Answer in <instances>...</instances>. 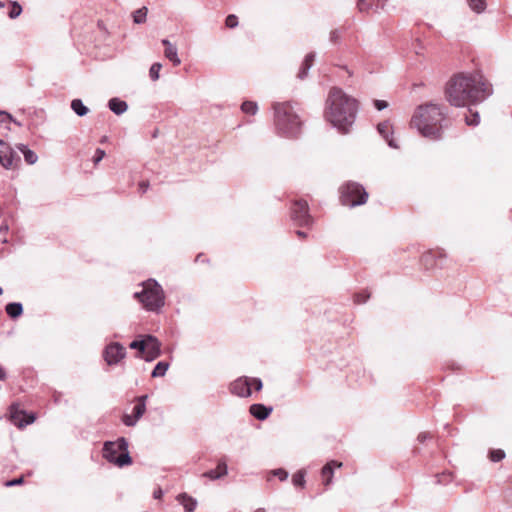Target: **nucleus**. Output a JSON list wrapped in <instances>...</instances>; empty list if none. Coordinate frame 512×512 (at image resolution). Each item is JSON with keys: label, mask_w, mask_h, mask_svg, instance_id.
I'll return each mask as SVG.
<instances>
[{"label": "nucleus", "mask_w": 512, "mask_h": 512, "mask_svg": "<svg viewBox=\"0 0 512 512\" xmlns=\"http://www.w3.org/2000/svg\"><path fill=\"white\" fill-rule=\"evenodd\" d=\"M493 93L491 84L481 73H458L446 84L447 101L455 107L476 105Z\"/></svg>", "instance_id": "f257e3e1"}, {"label": "nucleus", "mask_w": 512, "mask_h": 512, "mask_svg": "<svg viewBox=\"0 0 512 512\" xmlns=\"http://www.w3.org/2000/svg\"><path fill=\"white\" fill-rule=\"evenodd\" d=\"M358 111V102L341 88L330 89L325 108V119L341 134L350 132Z\"/></svg>", "instance_id": "f03ea898"}, {"label": "nucleus", "mask_w": 512, "mask_h": 512, "mask_svg": "<svg viewBox=\"0 0 512 512\" xmlns=\"http://www.w3.org/2000/svg\"><path fill=\"white\" fill-rule=\"evenodd\" d=\"M446 119V112L435 103H426L416 108L412 118L411 126L425 138L440 140L443 133V121Z\"/></svg>", "instance_id": "7ed1b4c3"}, {"label": "nucleus", "mask_w": 512, "mask_h": 512, "mask_svg": "<svg viewBox=\"0 0 512 512\" xmlns=\"http://www.w3.org/2000/svg\"><path fill=\"white\" fill-rule=\"evenodd\" d=\"M278 134L295 138L301 133L302 121L290 102H276L272 106Z\"/></svg>", "instance_id": "20e7f679"}, {"label": "nucleus", "mask_w": 512, "mask_h": 512, "mask_svg": "<svg viewBox=\"0 0 512 512\" xmlns=\"http://www.w3.org/2000/svg\"><path fill=\"white\" fill-rule=\"evenodd\" d=\"M143 307L152 312H159L165 304V295L161 285L155 279H148L142 283V290L134 293Z\"/></svg>", "instance_id": "39448f33"}, {"label": "nucleus", "mask_w": 512, "mask_h": 512, "mask_svg": "<svg viewBox=\"0 0 512 512\" xmlns=\"http://www.w3.org/2000/svg\"><path fill=\"white\" fill-rule=\"evenodd\" d=\"M103 457L118 467H124L132 463L128 451V441L119 437L116 441H106L103 446Z\"/></svg>", "instance_id": "423d86ee"}, {"label": "nucleus", "mask_w": 512, "mask_h": 512, "mask_svg": "<svg viewBox=\"0 0 512 512\" xmlns=\"http://www.w3.org/2000/svg\"><path fill=\"white\" fill-rule=\"evenodd\" d=\"M339 191L340 201L345 206L356 207L367 202L368 193L365 188L357 182L348 181L340 187Z\"/></svg>", "instance_id": "0eeeda50"}, {"label": "nucleus", "mask_w": 512, "mask_h": 512, "mask_svg": "<svg viewBox=\"0 0 512 512\" xmlns=\"http://www.w3.org/2000/svg\"><path fill=\"white\" fill-rule=\"evenodd\" d=\"M291 220L301 227H309L312 225L313 218L309 213L307 201L302 199L293 201L291 206Z\"/></svg>", "instance_id": "6e6552de"}, {"label": "nucleus", "mask_w": 512, "mask_h": 512, "mask_svg": "<svg viewBox=\"0 0 512 512\" xmlns=\"http://www.w3.org/2000/svg\"><path fill=\"white\" fill-rule=\"evenodd\" d=\"M148 395H141L135 398V406L133 407L132 414H124L122 422L127 427H134L137 422L142 418L146 412V401Z\"/></svg>", "instance_id": "1a4fd4ad"}, {"label": "nucleus", "mask_w": 512, "mask_h": 512, "mask_svg": "<svg viewBox=\"0 0 512 512\" xmlns=\"http://www.w3.org/2000/svg\"><path fill=\"white\" fill-rule=\"evenodd\" d=\"M126 354V348L119 342H111L103 350V358L109 366L119 364Z\"/></svg>", "instance_id": "9d476101"}, {"label": "nucleus", "mask_w": 512, "mask_h": 512, "mask_svg": "<svg viewBox=\"0 0 512 512\" xmlns=\"http://www.w3.org/2000/svg\"><path fill=\"white\" fill-rule=\"evenodd\" d=\"M0 164L5 169H13L17 167L21 158L17 152L0 139Z\"/></svg>", "instance_id": "9b49d317"}, {"label": "nucleus", "mask_w": 512, "mask_h": 512, "mask_svg": "<svg viewBox=\"0 0 512 512\" xmlns=\"http://www.w3.org/2000/svg\"><path fill=\"white\" fill-rule=\"evenodd\" d=\"M161 355V343L153 335H147V342L145 352L143 355H136L137 358L143 359L146 362H152Z\"/></svg>", "instance_id": "f8f14e48"}, {"label": "nucleus", "mask_w": 512, "mask_h": 512, "mask_svg": "<svg viewBox=\"0 0 512 512\" xmlns=\"http://www.w3.org/2000/svg\"><path fill=\"white\" fill-rule=\"evenodd\" d=\"M10 419L11 422L19 428H23L34 422L33 415H27L25 411L19 410L15 404L10 406Z\"/></svg>", "instance_id": "ddd939ff"}, {"label": "nucleus", "mask_w": 512, "mask_h": 512, "mask_svg": "<svg viewBox=\"0 0 512 512\" xmlns=\"http://www.w3.org/2000/svg\"><path fill=\"white\" fill-rule=\"evenodd\" d=\"M230 392L239 397H249L252 393L249 377H239L233 381L230 384Z\"/></svg>", "instance_id": "4468645a"}, {"label": "nucleus", "mask_w": 512, "mask_h": 512, "mask_svg": "<svg viewBox=\"0 0 512 512\" xmlns=\"http://www.w3.org/2000/svg\"><path fill=\"white\" fill-rule=\"evenodd\" d=\"M228 474V466L224 459H220L217 463L216 469H211L202 474L203 477L212 481L223 478Z\"/></svg>", "instance_id": "2eb2a0df"}, {"label": "nucleus", "mask_w": 512, "mask_h": 512, "mask_svg": "<svg viewBox=\"0 0 512 512\" xmlns=\"http://www.w3.org/2000/svg\"><path fill=\"white\" fill-rule=\"evenodd\" d=\"M442 258L440 251H427L421 256V264L426 269H432L438 266V261Z\"/></svg>", "instance_id": "dca6fc26"}, {"label": "nucleus", "mask_w": 512, "mask_h": 512, "mask_svg": "<svg viewBox=\"0 0 512 512\" xmlns=\"http://www.w3.org/2000/svg\"><path fill=\"white\" fill-rule=\"evenodd\" d=\"M387 0H358V8L360 12H377L383 9Z\"/></svg>", "instance_id": "f3484780"}, {"label": "nucleus", "mask_w": 512, "mask_h": 512, "mask_svg": "<svg viewBox=\"0 0 512 512\" xmlns=\"http://www.w3.org/2000/svg\"><path fill=\"white\" fill-rule=\"evenodd\" d=\"M377 130L379 134L386 140L387 144L391 148H398V145L396 144L395 140L392 136V126L389 121L381 122L377 125Z\"/></svg>", "instance_id": "a211bd4d"}, {"label": "nucleus", "mask_w": 512, "mask_h": 512, "mask_svg": "<svg viewBox=\"0 0 512 512\" xmlns=\"http://www.w3.org/2000/svg\"><path fill=\"white\" fill-rule=\"evenodd\" d=\"M162 44L165 46L164 55L172 62L174 66L181 64V59L178 57L177 47L172 44L168 39H163Z\"/></svg>", "instance_id": "6ab92c4d"}, {"label": "nucleus", "mask_w": 512, "mask_h": 512, "mask_svg": "<svg viewBox=\"0 0 512 512\" xmlns=\"http://www.w3.org/2000/svg\"><path fill=\"white\" fill-rule=\"evenodd\" d=\"M272 410H273L272 407H267L264 404H260V403L252 404L249 408L250 414L254 418L261 420V421L267 419L269 417V415L271 414Z\"/></svg>", "instance_id": "aec40b11"}, {"label": "nucleus", "mask_w": 512, "mask_h": 512, "mask_svg": "<svg viewBox=\"0 0 512 512\" xmlns=\"http://www.w3.org/2000/svg\"><path fill=\"white\" fill-rule=\"evenodd\" d=\"M341 466H342V463L337 462L335 460H332L323 466V468L321 469V474H322V477L324 478L323 484L325 486H329L332 483L334 469L340 468Z\"/></svg>", "instance_id": "412c9836"}, {"label": "nucleus", "mask_w": 512, "mask_h": 512, "mask_svg": "<svg viewBox=\"0 0 512 512\" xmlns=\"http://www.w3.org/2000/svg\"><path fill=\"white\" fill-rule=\"evenodd\" d=\"M176 500L184 507L186 512H193L197 507V500L185 492L178 494Z\"/></svg>", "instance_id": "4be33fe9"}, {"label": "nucleus", "mask_w": 512, "mask_h": 512, "mask_svg": "<svg viewBox=\"0 0 512 512\" xmlns=\"http://www.w3.org/2000/svg\"><path fill=\"white\" fill-rule=\"evenodd\" d=\"M314 59H315V53L314 52H310V53H308L305 56V58H304V60H303V62L301 64V67L299 69V72L297 74V77L300 80H303V79H305L307 77L308 71L312 67Z\"/></svg>", "instance_id": "5701e85b"}, {"label": "nucleus", "mask_w": 512, "mask_h": 512, "mask_svg": "<svg viewBox=\"0 0 512 512\" xmlns=\"http://www.w3.org/2000/svg\"><path fill=\"white\" fill-rule=\"evenodd\" d=\"M108 108L116 115L124 114L128 109V104L120 98L114 97L108 101Z\"/></svg>", "instance_id": "b1692460"}, {"label": "nucleus", "mask_w": 512, "mask_h": 512, "mask_svg": "<svg viewBox=\"0 0 512 512\" xmlns=\"http://www.w3.org/2000/svg\"><path fill=\"white\" fill-rule=\"evenodd\" d=\"M16 148L23 154L25 162L29 165H33L37 162L38 156L37 154L28 148L25 144H17Z\"/></svg>", "instance_id": "393cba45"}, {"label": "nucleus", "mask_w": 512, "mask_h": 512, "mask_svg": "<svg viewBox=\"0 0 512 512\" xmlns=\"http://www.w3.org/2000/svg\"><path fill=\"white\" fill-rule=\"evenodd\" d=\"M5 311L10 318L16 319L23 314V306L20 302H11L6 305Z\"/></svg>", "instance_id": "a878e982"}, {"label": "nucleus", "mask_w": 512, "mask_h": 512, "mask_svg": "<svg viewBox=\"0 0 512 512\" xmlns=\"http://www.w3.org/2000/svg\"><path fill=\"white\" fill-rule=\"evenodd\" d=\"M71 109L77 116L80 117L87 115L89 112L88 107L84 105L81 99H73L71 101Z\"/></svg>", "instance_id": "bb28decb"}, {"label": "nucleus", "mask_w": 512, "mask_h": 512, "mask_svg": "<svg viewBox=\"0 0 512 512\" xmlns=\"http://www.w3.org/2000/svg\"><path fill=\"white\" fill-rule=\"evenodd\" d=\"M169 369V363L166 361H159L151 372V377H163Z\"/></svg>", "instance_id": "cd10ccee"}, {"label": "nucleus", "mask_w": 512, "mask_h": 512, "mask_svg": "<svg viewBox=\"0 0 512 512\" xmlns=\"http://www.w3.org/2000/svg\"><path fill=\"white\" fill-rule=\"evenodd\" d=\"M241 110L245 114L255 115L258 111V105L254 101L247 100L242 103Z\"/></svg>", "instance_id": "c85d7f7f"}, {"label": "nucleus", "mask_w": 512, "mask_h": 512, "mask_svg": "<svg viewBox=\"0 0 512 512\" xmlns=\"http://www.w3.org/2000/svg\"><path fill=\"white\" fill-rule=\"evenodd\" d=\"M148 9L146 7H141L133 12V21L136 24H142L146 21Z\"/></svg>", "instance_id": "c756f323"}, {"label": "nucleus", "mask_w": 512, "mask_h": 512, "mask_svg": "<svg viewBox=\"0 0 512 512\" xmlns=\"http://www.w3.org/2000/svg\"><path fill=\"white\" fill-rule=\"evenodd\" d=\"M470 8L476 13H482L486 8L485 0H467Z\"/></svg>", "instance_id": "7c9ffc66"}, {"label": "nucleus", "mask_w": 512, "mask_h": 512, "mask_svg": "<svg viewBox=\"0 0 512 512\" xmlns=\"http://www.w3.org/2000/svg\"><path fill=\"white\" fill-rule=\"evenodd\" d=\"M470 115L465 116V122L468 126H477L480 123V116L477 111L473 112L469 109Z\"/></svg>", "instance_id": "2f4dec72"}, {"label": "nucleus", "mask_w": 512, "mask_h": 512, "mask_svg": "<svg viewBox=\"0 0 512 512\" xmlns=\"http://www.w3.org/2000/svg\"><path fill=\"white\" fill-rule=\"evenodd\" d=\"M292 482H293L294 486H296V487H304L305 471L304 470L297 471L292 477Z\"/></svg>", "instance_id": "473e14b6"}, {"label": "nucleus", "mask_w": 512, "mask_h": 512, "mask_svg": "<svg viewBox=\"0 0 512 512\" xmlns=\"http://www.w3.org/2000/svg\"><path fill=\"white\" fill-rule=\"evenodd\" d=\"M161 68H162V65L159 62L153 63L151 65L150 70H149V76L152 81H156L159 79V72H160Z\"/></svg>", "instance_id": "72a5a7b5"}, {"label": "nucleus", "mask_w": 512, "mask_h": 512, "mask_svg": "<svg viewBox=\"0 0 512 512\" xmlns=\"http://www.w3.org/2000/svg\"><path fill=\"white\" fill-rule=\"evenodd\" d=\"M505 457V452L501 449H493L489 452V458L492 462H499Z\"/></svg>", "instance_id": "f704fd0d"}, {"label": "nucleus", "mask_w": 512, "mask_h": 512, "mask_svg": "<svg viewBox=\"0 0 512 512\" xmlns=\"http://www.w3.org/2000/svg\"><path fill=\"white\" fill-rule=\"evenodd\" d=\"M22 12V7L18 2H12L11 8L8 12V15L11 19L17 18Z\"/></svg>", "instance_id": "c9c22d12"}, {"label": "nucleus", "mask_w": 512, "mask_h": 512, "mask_svg": "<svg viewBox=\"0 0 512 512\" xmlns=\"http://www.w3.org/2000/svg\"><path fill=\"white\" fill-rule=\"evenodd\" d=\"M370 294L367 291H361L354 295V302L357 304H364L369 299Z\"/></svg>", "instance_id": "e433bc0d"}, {"label": "nucleus", "mask_w": 512, "mask_h": 512, "mask_svg": "<svg viewBox=\"0 0 512 512\" xmlns=\"http://www.w3.org/2000/svg\"><path fill=\"white\" fill-rule=\"evenodd\" d=\"M0 122L1 123H4V122H14L15 124H17L18 126H20L21 124L16 121L12 115L6 111H0Z\"/></svg>", "instance_id": "4c0bfd02"}, {"label": "nucleus", "mask_w": 512, "mask_h": 512, "mask_svg": "<svg viewBox=\"0 0 512 512\" xmlns=\"http://www.w3.org/2000/svg\"><path fill=\"white\" fill-rule=\"evenodd\" d=\"M225 25H226V27L231 28V29L237 27L238 26L237 16L234 14L228 15L225 20Z\"/></svg>", "instance_id": "58836bf2"}, {"label": "nucleus", "mask_w": 512, "mask_h": 512, "mask_svg": "<svg viewBox=\"0 0 512 512\" xmlns=\"http://www.w3.org/2000/svg\"><path fill=\"white\" fill-rule=\"evenodd\" d=\"M250 389L254 387L256 391H260L263 387L262 380L260 378H249Z\"/></svg>", "instance_id": "ea45409f"}, {"label": "nucleus", "mask_w": 512, "mask_h": 512, "mask_svg": "<svg viewBox=\"0 0 512 512\" xmlns=\"http://www.w3.org/2000/svg\"><path fill=\"white\" fill-rule=\"evenodd\" d=\"M273 474L275 476H277L280 481L287 480L288 475H289L288 472L285 469H283V468H279V469L273 470Z\"/></svg>", "instance_id": "a19ab883"}, {"label": "nucleus", "mask_w": 512, "mask_h": 512, "mask_svg": "<svg viewBox=\"0 0 512 512\" xmlns=\"http://www.w3.org/2000/svg\"><path fill=\"white\" fill-rule=\"evenodd\" d=\"M340 31L338 29L332 30L330 32L329 40L333 44H337L340 40Z\"/></svg>", "instance_id": "79ce46f5"}, {"label": "nucleus", "mask_w": 512, "mask_h": 512, "mask_svg": "<svg viewBox=\"0 0 512 512\" xmlns=\"http://www.w3.org/2000/svg\"><path fill=\"white\" fill-rule=\"evenodd\" d=\"M105 156V151L97 148L93 157L94 164H98Z\"/></svg>", "instance_id": "37998d69"}, {"label": "nucleus", "mask_w": 512, "mask_h": 512, "mask_svg": "<svg viewBox=\"0 0 512 512\" xmlns=\"http://www.w3.org/2000/svg\"><path fill=\"white\" fill-rule=\"evenodd\" d=\"M146 342H147V335H144L143 338L141 339L140 345L136 349L137 350V355H143L144 354Z\"/></svg>", "instance_id": "c03bdc74"}, {"label": "nucleus", "mask_w": 512, "mask_h": 512, "mask_svg": "<svg viewBox=\"0 0 512 512\" xmlns=\"http://www.w3.org/2000/svg\"><path fill=\"white\" fill-rule=\"evenodd\" d=\"M374 107L381 111L388 107V103L385 100H374Z\"/></svg>", "instance_id": "a18cd8bd"}, {"label": "nucleus", "mask_w": 512, "mask_h": 512, "mask_svg": "<svg viewBox=\"0 0 512 512\" xmlns=\"http://www.w3.org/2000/svg\"><path fill=\"white\" fill-rule=\"evenodd\" d=\"M451 474H445L443 473L442 475H437V483L439 484H442V483H447L450 479Z\"/></svg>", "instance_id": "49530a36"}, {"label": "nucleus", "mask_w": 512, "mask_h": 512, "mask_svg": "<svg viewBox=\"0 0 512 512\" xmlns=\"http://www.w3.org/2000/svg\"><path fill=\"white\" fill-rule=\"evenodd\" d=\"M23 482V478L20 477V478H15V479H12V480H9L6 482V486L7 487H11V486H16V485H19Z\"/></svg>", "instance_id": "de8ad7c7"}, {"label": "nucleus", "mask_w": 512, "mask_h": 512, "mask_svg": "<svg viewBox=\"0 0 512 512\" xmlns=\"http://www.w3.org/2000/svg\"><path fill=\"white\" fill-rule=\"evenodd\" d=\"M138 188H139L140 193L144 194V193H146V191L149 188V183L147 181H142L139 183Z\"/></svg>", "instance_id": "09e8293b"}, {"label": "nucleus", "mask_w": 512, "mask_h": 512, "mask_svg": "<svg viewBox=\"0 0 512 512\" xmlns=\"http://www.w3.org/2000/svg\"><path fill=\"white\" fill-rule=\"evenodd\" d=\"M430 437H431V435H430L429 433H427V432H422V433H420V434L418 435V437H417V441H418L419 443H424V442H425L428 438H430Z\"/></svg>", "instance_id": "8fccbe9b"}, {"label": "nucleus", "mask_w": 512, "mask_h": 512, "mask_svg": "<svg viewBox=\"0 0 512 512\" xmlns=\"http://www.w3.org/2000/svg\"><path fill=\"white\" fill-rule=\"evenodd\" d=\"M163 490L161 489V487H157L154 491H153V498L154 499H157V500H160L162 497H163Z\"/></svg>", "instance_id": "3c124183"}, {"label": "nucleus", "mask_w": 512, "mask_h": 512, "mask_svg": "<svg viewBox=\"0 0 512 512\" xmlns=\"http://www.w3.org/2000/svg\"><path fill=\"white\" fill-rule=\"evenodd\" d=\"M140 343H141V339L133 340V341L129 344V347H130L131 349L136 350V349H137V347L140 345Z\"/></svg>", "instance_id": "603ef678"}, {"label": "nucleus", "mask_w": 512, "mask_h": 512, "mask_svg": "<svg viewBox=\"0 0 512 512\" xmlns=\"http://www.w3.org/2000/svg\"><path fill=\"white\" fill-rule=\"evenodd\" d=\"M8 231V225L2 224L0 225V234H5Z\"/></svg>", "instance_id": "864d4df0"}, {"label": "nucleus", "mask_w": 512, "mask_h": 512, "mask_svg": "<svg viewBox=\"0 0 512 512\" xmlns=\"http://www.w3.org/2000/svg\"><path fill=\"white\" fill-rule=\"evenodd\" d=\"M296 234L298 237L300 238H305L307 236L306 232L302 231V230H297L296 231Z\"/></svg>", "instance_id": "5fc2aeb1"}, {"label": "nucleus", "mask_w": 512, "mask_h": 512, "mask_svg": "<svg viewBox=\"0 0 512 512\" xmlns=\"http://www.w3.org/2000/svg\"><path fill=\"white\" fill-rule=\"evenodd\" d=\"M6 377V373L4 369L0 366V380H4Z\"/></svg>", "instance_id": "6e6d98bb"}, {"label": "nucleus", "mask_w": 512, "mask_h": 512, "mask_svg": "<svg viewBox=\"0 0 512 512\" xmlns=\"http://www.w3.org/2000/svg\"><path fill=\"white\" fill-rule=\"evenodd\" d=\"M343 68L346 70V72L349 74V76L353 75V73L346 66L343 67Z\"/></svg>", "instance_id": "4d7b16f0"}, {"label": "nucleus", "mask_w": 512, "mask_h": 512, "mask_svg": "<svg viewBox=\"0 0 512 512\" xmlns=\"http://www.w3.org/2000/svg\"><path fill=\"white\" fill-rule=\"evenodd\" d=\"M255 512H265V509H263V508H258Z\"/></svg>", "instance_id": "13d9d810"}, {"label": "nucleus", "mask_w": 512, "mask_h": 512, "mask_svg": "<svg viewBox=\"0 0 512 512\" xmlns=\"http://www.w3.org/2000/svg\"><path fill=\"white\" fill-rule=\"evenodd\" d=\"M3 293V289L0 287V295H2Z\"/></svg>", "instance_id": "bf43d9fd"}, {"label": "nucleus", "mask_w": 512, "mask_h": 512, "mask_svg": "<svg viewBox=\"0 0 512 512\" xmlns=\"http://www.w3.org/2000/svg\"><path fill=\"white\" fill-rule=\"evenodd\" d=\"M0 6H2V4L0 3Z\"/></svg>", "instance_id": "052dcab7"}]
</instances>
